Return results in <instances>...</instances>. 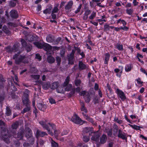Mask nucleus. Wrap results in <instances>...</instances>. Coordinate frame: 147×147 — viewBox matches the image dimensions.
I'll use <instances>...</instances> for the list:
<instances>
[{
	"label": "nucleus",
	"instance_id": "obj_5",
	"mask_svg": "<svg viewBox=\"0 0 147 147\" xmlns=\"http://www.w3.org/2000/svg\"><path fill=\"white\" fill-rule=\"evenodd\" d=\"M24 131L22 130L16 134L15 132L13 133V137L18 140H20L22 139L23 137Z\"/></svg>",
	"mask_w": 147,
	"mask_h": 147
},
{
	"label": "nucleus",
	"instance_id": "obj_64",
	"mask_svg": "<svg viewBox=\"0 0 147 147\" xmlns=\"http://www.w3.org/2000/svg\"><path fill=\"white\" fill-rule=\"evenodd\" d=\"M65 51L64 49H62L60 51V55L61 57H63L65 55Z\"/></svg>",
	"mask_w": 147,
	"mask_h": 147
},
{
	"label": "nucleus",
	"instance_id": "obj_18",
	"mask_svg": "<svg viewBox=\"0 0 147 147\" xmlns=\"http://www.w3.org/2000/svg\"><path fill=\"white\" fill-rule=\"evenodd\" d=\"M59 86V83L57 82H54L50 85L51 88L53 90L57 89Z\"/></svg>",
	"mask_w": 147,
	"mask_h": 147
},
{
	"label": "nucleus",
	"instance_id": "obj_16",
	"mask_svg": "<svg viewBox=\"0 0 147 147\" xmlns=\"http://www.w3.org/2000/svg\"><path fill=\"white\" fill-rule=\"evenodd\" d=\"M47 134L45 132L41 131L38 130H37L36 133V136L37 137H43L45 135H47Z\"/></svg>",
	"mask_w": 147,
	"mask_h": 147
},
{
	"label": "nucleus",
	"instance_id": "obj_57",
	"mask_svg": "<svg viewBox=\"0 0 147 147\" xmlns=\"http://www.w3.org/2000/svg\"><path fill=\"white\" fill-rule=\"evenodd\" d=\"M96 15V13L93 11L91 15L89 17V19L92 20L93 19Z\"/></svg>",
	"mask_w": 147,
	"mask_h": 147
},
{
	"label": "nucleus",
	"instance_id": "obj_45",
	"mask_svg": "<svg viewBox=\"0 0 147 147\" xmlns=\"http://www.w3.org/2000/svg\"><path fill=\"white\" fill-rule=\"evenodd\" d=\"M61 38L60 37H58L55 41H54L53 45H57L61 40Z\"/></svg>",
	"mask_w": 147,
	"mask_h": 147
},
{
	"label": "nucleus",
	"instance_id": "obj_56",
	"mask_svg": "<svg viewBox=\"0 0 147 147\" xmlns=\"http://www.w3.org/2000/svg\"><path fill=\"white\" fill-rule=\"evenodd\" d=\"M31 76L32 78L35 80H38L40 78V77L39 75H31Z\"/></svg>",
	"mask_w": 147,
	"mask_h": 147
},
{
	"label": "nucleus",
	"instance_id": "obj_33",
	"mask_svg": "<svg viewBox=\"0 0 147 147\" xmlns=\"http://www.w3.org/2000/svg\"><path fill=\"white\" fill-rule=\"evenodd\" d=\"M93 129L91 127H86L83 129V132L85 133H88L90 131H92Z\"/></svg>",
	"mask_w": 147,
	"mask_h": 147
},
{
	"label": "nucleus",
	"instance_id": "obj_28",
	"mask_svg": "<svg viewBox=\"0 0 147 147\" xmlns=\"http://www.w3.org/2000/svg\"><path fill=\"white\" fill-rule=\"evenodd\" d=\"M19 126V123L18 121H16L12 124L11 127L12 129H16Z\"/></svg>",
	"mask_w": 147,
	"mask_h": 147
},
{
	"label": "nucleus",
	"instance_id": "obj_49",
	"mask_svg": "<svg viewBox=\"0 0 147 147\" xmlns=\"http://www.w3.org/2000/svg\"><path fill=\"white\" fill-rule=\"evenodd\" d=\"M99 98L97 96H95L93 99V102L95 105H96L99 103Z\"/></svg>",
	"mask_w": 147,
	"mask_h": 147
},
{
	"label": "nucleus",
	"instance_id": "obj_50",
	"mask_svg": "<svg viewBox=\"0 0 147 147\" xmlns=\"http://www.w3.org/2000/svg\"><path fill=\"white\" fill-rule=\"evenodd\" d=\"M121 22L123 26H125L127 24L126 22L124 21V20H121L120 19H119L117 20V24H118L120 23Z\"/></svg>",
	"mask_w": 147,
	"mask_h": 147
},
{
	"label": "nucleus",
	"instance_id": "obj_8",
	"mask_svg": "<svg viewBox=\"0 0 147 147\" xmlns=\"http://www.w3.org/2000/svg\"><path fill=\"white\" fill-rule=\"evenodd\" d=\"M126 134L124 132H123L122 131L121 129L119 130V132L117 135V137L119 138H121L123 140H126L127 137Z\"/></svg>",
	"mask_w": 147,
	"mask_h": 147
},
{
	"label": "nucleus",
	"instance_id": "obj_27",
	"mask_svg": "<svg viewBox=\"0 0 147 147\" xmlns=\"http://www.w3.org/2000/svg\"><path fill=\"white\" fill-rule=\"evenodd\" d=\"M26 107L22 111L21 113L24 114L25 113L31 110V107L30 105L28 106H26Z\"/></svg>",
	"mask_w": 147,
	"mask_h": 147
},
{
	"label": "nucleus",
	"instance_id": "obj_17",
	"mask_svg": "<svg viewBox=\"0 0 147 147\" xmlns=\"http://www.w3.org/2000/svg\"><path fill=\"white\" fill-rule=\"evenodd\" d=\"M54 40V36L51 35L47 36L46 37L47 41L49 43L52 42L53 43Z\"/></svg>",
	"mask_w": 147,
	"mask_h": 147
},
{
	"label": "nucleus",
	"instance_id": "obj_41",
	"mask_svg": "<svg viewBox=\"0 0 147 147\" xmlns=\"http://www.w3.org/2000/svg\"><path fill=\"white\" fill-rule=\"evenodd\" d=\"M72 85L71 84H69L65 86V88H64L65 90L66 91H70L72 88Z\"/></svg>",
	"mask_w": 147,
	"mask_h": 147
},
{
	"label": "nucleus",
	"instance_id": "obj_40",
	"mask_svg": "<svg viewBox=\"0 0 147 147\" xmlns=\"http://www.w3.org/2000/svg\"><path fill=\"white\" fill-rule=\"evenodd\" d=\"M30 71L31 73L35 74L37 72L38 70L35 67H33L30 68Z\"/></svg>",
	"mask_w": 147,
	"mask_h": 147
},
{
	"label": "nucleus",
	"instance_id": "obj_31",
	"mask_svg": "<svg viewBox=\"0 0 147 147\" xmlns=\"http://www.w3.org/2000/svg\"><path fill=\"white\" fill-rule=\"evenodd\" d=\"M70 81V77L69 76H67L65 79V82L63 84V87H65V86L69 84V83Z\"/></svg>",
	"mask_w": 147,
	"mask_h": 147
},
{
	"label": "nucleus",
	"instance_id": "obj_22",
	"mask_svg": "<svg viewBox=\"0 0 147 147\" xmlns=\"http://www.w3.org/2000/svg\"><path fill=\"white\" fill-rule=\"evenodd\" d=\"M81 110L82 111L84 112L85 113H87L88 112V110L87 108L85 107L84 103L80 102Z\"/></svg>",
	"mask_w": 147,
	"mask_h": 147
},
{
	"label": "nucleus",
	"instance_id": "obj_39",
	"mask_svg": "<svg viewBox=\"0 0 147 147\" xmlns=\"http://www.w3.org/2000/svg\"><path fill=\"white\" fill-rule=\"evenodd\" d=\"M115 47L119 51H122L123 50V46L122 45L117 44L116 45Z\"/></svg>",
	"mask_w": 147,
	"mask_h": 147
},
{
	"label": "nucleus",
	"instance_id": "obj_34",
	"mask_svg": "<svg viewBox=\"0 0 147 147\" xmlns=\"http://www.w3.org/2000/svg\"><path fill=\"white\" fill-rule=\"evenodd\" d=\"M50 86V84L48 82L44 83L42 85V88L44 90H47Z\"/></svg>",
	"mask_w": 147,
	"mask_h": 147
},
{
	"label": "nucleus",
	"instance_id": "obj_63",
	"mask_svg": "<svg viewBox=\"0 0 147 147\" xmlns=\"http://www.w3.org/2000/svg\"><path fill=\"white\" fill-rule=\"evenodd\" d=\"M107 134L109 137H111L112 135V129H111L108 131Z\"/></svg>",
	"mask_w": 147,
	"mask_h": 147
},
{
	"label": "nucleus",
	"instance_id": "obj_48",
	"mask_svg": "<svg viewBox=\"0 0 147 147\" xmlns=\"http://www.w3.org/2000/svg\"><path fill=\"white\" fill-rule=\"evenodd\" d=\"M129 125L130 126L136 130H139L140 128V126H138L136 125H131L129 124Z\"/></svg>",
	"mask_w": 147,
	"mask_h": 147
},
{
	"label": "nucleus",
	"instance_id": "obj_35",
	"mask_svg": "<svg viewBox=\"0 0 147 147\" xmlns=\"http://www.w3.org/2000/svg\"><path fill=\"white\" fill-rule=\"evenodd\" d=\"M5 114L7 116H9L11 115V111L8 107H6Z\"/></svg>",
	"mask_w": 147,
	"mask_h": 147
},
{
	"label": "nucleus",
	"instance_id": "obj_42",
	"mask_svg": "<svg viewBox=\"0 0 147 147\" xmlns=\"http://www.w3.org/2000/svg\"><path fill=\"white\" fill-rule=\"evenodd\" d=\"M64 89L63 87L59 88L57 89V91L58 93L64 94L65 92Z\"/></svg>",
	"mask_w": 147,
	"mask_h": 147
},
{
	"label": "nucleus",
	"instance_id": "obj_52",
	"mask_svg": "<svg viewBox=\"0 0 147 147\" xmlns=\"http://www.w3.org/2000/svg\"><path fill=\"white\" fill-rule=\"evenodd\" d=\"M3 30L4 32L6 34H9L10 33L9 30L6 27H5L4 26L3 27Z\"/></svg>",
	"mask_w": 147,
	"mask_h": 147
},
{
	"label": "nucleus",
	"instance_id": "obj_10",
	"mask_svg": "<svg viewBox=\"0 0 147 147\" xmlns=\"http://www.w3.org/2000/svg\"><path fill=\"white\" fill-rule=\"evenodd\" d=\"M1 135L2 137L5 140V139L7 140L8 138L10 136V135L8 133L7 130H3L1 133Z\"/></svg>",
	"mask_w": 147,
	"mask_h": 147
},
{
	"label": "nucleus",
	"instance_id": "obj_13",
	"mask_svg": "<svg viewBox=\"0 0 147 147\" xmlns=\"http://www.w3.org/2000/svg\"><path fill=\"white\" fill-rule=\"evenodd\" d=\"M79 69L80 70H84L88 68L86 65L84 64L82 61H80L78 64Z\"/></svg>",
	"mask_w": 147,
	"mask_h": 147
},
{
	"label": "nucleus",
	"instance_id": "obj_51",
	"mask_svg": "<svg viewBox=\"0 0 147 147\" xmlns=\"http://www.w3.org/2000/svg\"><path fill=\"white\" fill-rule=\"evenodd\" d=\"M85 99V101L86 103H89L91 99L90 95L89 94L86 95Z\"/></svg>",
	"mask_w": 147,
	"mask_h": 147
},
{
	"label": "nucleus",
	"instance_id": "obj_32",
	"mask_svg": "<svg viewBox=\"0 0 147 147\" xmlns=\"http://www.w3.org/2000/svg\"><path fill=\"white\" fill-rule=\"evenodd\" d=\"M48 124H49L51 127L54 130V133L55 136H57L58 134H57L56 133L57 131L55 130V125L53 123H49Z\"/></svg>",
	"mask_w": 147,
	"mask_h": 147
},
{
	"label": "nucleus",
	"instance_id": "obj_9",
	"mask_svg": "<svg viewBox=\"0 0 147 147\" xmlns=\"http://www.w3.org/2000/svg\"><path fill=\"white\" fill-rule=\"evenodd\" d=\"M119 67V69H114V71L115 73H117L116 76L120 78L121 77V74L122 73L123 67L122 66H120Z\"/></svg>",
	"mask_w": 147,
	"mask_h": 147
},
{
	"label": "nucleus",
	"instance_id": "obj_25",
	"mask_svg": "<svg viewBox=\"0 0 147 147\" xmlns=\"http://www.w3.org/2000/svg\"><path fill=\"white\" fill-rule=\"evenodd\" d=\"M34 45L37 48L39 49L43 48L44 44H42L39 42H35L34 43Z\"/></svg>",
	"mask_w": 147,
	"mask_h": 147
},
{
	"label": "nucleus",
	"instance_id": "obj_46",
	"mask_svg": "<svg viewBox=\"0 0 147 147\" xmlns=\"http://www.w3.org/2000/svg\"><path fill=\"white\" fill-rule=\"evenodd\" d=\"M131 65H127L125 68V71L126 72H128L130 71L131 70Z\"/></svg>",
	"mask_w": 147,
	"mask_h": 147
},
{
	"label": "nucleus",
	"instance_id": "obj_7",
	"mask_svg": "<svg viewBox=\"0 0 147 147\" xmlns=\"http://www.w3.org/2000/svg\"><path fill=\"white\" fill-rule=\"evenodd\" d=\"M73 4V2L72 1H69L67 4L65 6V9L67 13H69L71 11V9Z\"/></svg>",
	"mask_w": 147,
	"mask_h": 147
},
{
	"label": "nucleus",
	"instance_id": "obj_62",
	"mask_svg": "<svg viewBox=\"0 0 147 147\" xmlns=\"http://www.w3.org/2000/svg\"><path fill=\"white\" fill-rule=\"evenodd\" d=\"M90 140V138L87 136H83V140L85 142H88Z\"/></svg>",
	"mask_w": 147,
	"mask_h": 147
},
{
	"label": "nucleus",
	"instance_id": "obj_58",
	"mask_svg": "<svg viewBox=\"0 0 147 147\" xmlns=\"http://www.w3.org/2000/svg\"><path fill=\"white\" fill-rule=\"evenodd\" d=\"M35 58L38 59L39 61L41 60L42 59L41 56L38 53L35 54Z\"/></svg>",
	"mask_w": 147,
	"mask_h": 147
},
{
	"label": "nucleus",
	"instance_id": "obj_1",
	"mask_svg": "<svg viewBox=\"0 0 147 147\" xmlns=\"http://www.w3.org/2000/svg\"><path fill=\"white\" fill-rule=\"evenodd\" d=\"M20 52H19L15 54L13 56V59L15 60V63L16 64H18L21 62L28 63V61L26 59L25 55H19Z\"/></svg>",
	"mask_w": 147,
	"mask_h": 147
},
{
	"label": "nucleus",
	"instance_id": "obj_3",
	"mask_svg": "<svg viewBox=\"0 0 147 147\" xmlns=\"http://www.w3.org/2000/svg\"><path fill=\"white\" fill-rule=\"evenodd\" d=\"M21 41L23 47L25 48L28 52H30L31 50L32 47L30 44H27L25 40L23 39H21Z\"/></svg>",
	"mask_w": 147,
	"mask_h": 147
},
{
	"label": "nucleus",
	"instance_id": "obj_61",
	"mask_svg": "<svg viewBox=\"0 0 147 147\" xmlns=\"http://www.w3.org/2000/svg\"><path fill=\"white\" fill-rule=\"evenodd\" d=\"M81 83V81L80 80H77L75 81V85L77 86H80Z\"/></svg>",
	"mask_w": 147,
	"mask_h": 147
},
{
	"label": "nucleus",
	"instance_id": "obj_44",
	"mask_svg": "<svg viewBox=\"0 0 147 147\" xmlns=\"http://www.w3.org/2000/svg\"><path fill=\"white\" fill-rule=\"evenodd\" d=\"M59 4H57L56 5V6L55 7L53 8V9L52 11V13H57L58 12V11L59 10V9H58V7L59 6Z\"/></svg>",
	"mask_w": 147,
	"mask_h": 147
},
{
	"label": "nucleus",
	"instance_id": "obj_24",
	"mask_svg": "<svg viewBox=\"0 0 147 147\" xmlns=\"http://www.w3.org/2000/svg\"><path fill=\"white\" fill-rule=\"evenodd\" d=\"M119 128L117 125L115 124H114L113 129V135L116 136L117 135V133L118 131L119 132Z\"/></svg>",
	"mask_w": 147,
	"mask_h": 147
},
{
	"label": "nucleus",
	"instance_id": "obj_11",
	"mask_svg": "<svg viewBox=\"0 0 147 147\" xmlns=\"http://www.w3.org/2000/svg\"><path fill=\"white\" fill-rule=\"evenodd\" d=\"M10 16L11 18L16 19L18 16L17 11L15 10H12L10 12Z\"/></svg>",
	"mask_w": 147,
	"mask_h": 147
},
{
	"label": "nucleus",
	"instance_id": "obj_60",
	"mask_svg": "<svg viewBox=\"0 0 147 147\" xmlns=\"http://www.w3.org/2000/svg\"><path fill=\"white\" fill-rule=\"evenodd\" d=\"M126 11L127 13L129 15H131L133 13V10L132 9H127Z\"/></svg>",
	"mask_w": 147,
	"mask_h": 147
},
{
	"label": "nucleus",
	"instance_id": "obj_23",
	"mask_svg": "<svg viewBox=\"0 0 147 147\" xmlns=\"http://www.w3.org/2000/svg\"><path fill=\"white\" fill-rule=\"evenodd\" d=\"M82 113L86 119L88 121L92 123H93L94 121L92 118L89 117L88 115L85 114L84 112Z\"/></svg>",
	"mask_w": 147,
	"mask_h": 147
},
{
	"label": "nucleus",
	"instance_id": "obj_43",
	"mask_svg": "<svg viewBox=\"0 0 147 147\" xmlns=\"http://www.w3.org/2000/svg\"><path fill=\"white\" fill-rule=\"evenodd\" d=\"M17 1H11L9 4V6L12 7H15L16 5Z\"/></svg>",
	"mask_w": 147,
	"mask_h": 147
},
{
	"label": "nucleus",
	"instance_id": "obj_2",
	"mask_svg": "<svg viewBox=\"0 0 147 147\" xmlns=\"http://www.w3.org/2000/svg\"><path fill=\"white\" fill-rule=\"evenodd\" d=\"M71 121L75 123L82 125L84 123L85 121H82L77 115L73 116L71 118Z\"/></svg>",
	"mask_w": 147,
	"mask_h": 147
},
{
	"label": "nucleus",
	"instance_id": "obj_53",
	"mask_svg": "<svg viewBox=\"0 0 147 147\" xmlns=\"http://www.w3.org/2000/svg\"><path fill=\"white\" fill-rule=\"evenodd\" d=\"M110 29V26L109 25L107 24H106L104 25V31H109Z\"/></svg>",
	"mask_w": 147,
	"mask_h": 147
},
{
	"label": "nucleus",
	"instance_id": "obj_47",
	"mask_svg": "<svg viewBox=\"0 0 147 147\" xmlns=\"http://www.w3.org/2000/svg\"><path fill=\"white\" fill-rule=\"evenodd\" d=\"M51 144L52 147H58L59 146L58 144L53 140H52Z\"/></svg>",
	"mask_w": 147,
	"mask_h": 147
},
{
	"label": "nucleus",
	"instance_id": "obj_38",
	"mask_svg": "<svg viewBox=\"0 0 147 147\" xmlns=\"http://www.w3.org/2000/svg\"><path fill=\"white\" fill-rule=\"evenodd\" d=\"M20 46V44L19 43L17 44H14L13 47L14 50V52H16L19 49L18 47Z\"/></svg>",
	"mask_w": 147,
	"mask_h": 147
},
{
	"label": "nucleus",
	"instance_id": "obj_4",
	"mask_svg": "<svg viewBox=\"0 0 147 147\" xmlns=\"http://www.w3.org/2000/svg\"><path fill=\"white\" fill-rule=\"evenodd\" d=\"M46 121H40L39 122L40 125L43 127L45 129L47 130L48 133L51 135H53V133L49 129L48 125L46 124Z\"/></svg>",
	"mask_w": 147,
	"mask_h": 147
},
{
	"label": "nucleus",
	"instance_id": "obj_21",
	"mask_svg": "<svg viewBox=\"0 0 147 147\" xmlns=\"http://www.w3.org/2000/svg\"><path fill=\"white\" fill-rule=\"evenodd\" d=\"M38 108L41 110L44 111L47 108V106L40 103H38L37 105Z\"/></svg>",
	"mask_w": 147,
	"mask_h": 147
},
{
	"label": "nucleus",
	"instance_id": "obj_37",
	"mask_svg": "<svg viewBox=\"0 0 147 147\" xmlns=\"http://www.w3.org/2000/svg\"><path fill=\"white\" fill-rule=\"evenodd\" d=\"M6 51L8 53H11L12 52H14L13 47H11L10 46H8L6 48Z\"/></svg>",
	"mask_w": 147,
	"mask_h": 147
},
{
	"label": "nucleus",
	"instance_id": "obj_55",
	"mask_svg": "<svg viewBox=\"0 0 147 147\" xmlns=\"http://www.w3.org/2000/svg\"><path fill=\"white\" fill-rule=\"evenodd\" d=\"M56 60L58 65H60L61 62V58L59 56H57L56 57Z\"/></svg>",
	"mask_w": 147,
	"mask_h": 147
},
{
	"label": "nucleus",
	"instance_id": "obj_54",
	"mask_svg": "<svg viewBox=\"0 0 147 147\" xmlns=\"http://www.w3.org/2000/svg\"><path fill=\"white\" fill-rule=\"evenodd\" d=\"M7 24L9 26H10L13 27H16L17 26V24L15 23H13L12 22H9Z\"/></svg>",
	"mask_w": 147,
	"mask_h": 147
},
{
	"label": "nucleus",
	"instance_id": "obj_6",
	"mask_svg": "<svg viewBox=\"0 0 147 147\" xmlns=\"http://www.w3.org/2000/svg\"><path fill=\"white\" fill-rule=\"evenodd\" d=\"M117 92L118 96L122 100L124 101L126 99V97L125 95V94L122 91L119 89H117Z\"/></svg>",
	"mask_w": 147,
	"mask_h": 147
},
{
	"label": "nucleus",
	"instance_id": "obj_15",
	"mask_svg": "<svg viewBox=\"0 0 147 147\" xmlns=\"http://www.w3.org/2000/svg\"><path fill=\"white\" fill-rule=\"evenodd\" d=\"M26 40L31 42L34 40L36 39V38L32 35L28 34L26 36Z\"/></svg>",
	"mask_w": 147,
	"mask_h": 147
},
{
	"label": "nucleus",
	"instance_id": "obj_19",
	"mask_svg": "<svg viewBox=\"0 0 147 147\" xmlns=\"http://www.w3.org/2000/svg\"><path fill=\"white\" fill-rule=\"evenodd\" d=\"M25 136L27 138H29L32 136V131L30 128H28L27 129L26 131Z\"/></svg>",
	"mask_w": 147,
	"mask_h": 147
},
{
	"label": "nucleus",
	"instance_id": "obj_29",
	"mask_svg": "<svg viewBox=\"0 0 147 147\" xmlns=\"http://www.w3.org/2000/svg\"><path fill=\"white\" fill-rule=\"evenodd\" d=\"M47 61L50 63H52L55 61L54 58L51 55L48 56L47 58Z\"/></svg>",
	"mask_w": 147,
	"mask_h": 147
},
{
	"label": "nucleus",
	"instance_id": "obj_59",
	"mask_svg": "<svg viewBox=\"0 0 147 147\" xmlns=\"http://www.w3.org/2000/svg\"><path fill=\"white\" fill-rule=\"evenodd\" d=\"M29 138H30L29 142L30 144H32L34 143V137L32 136Z\"/></svg>",
	"mask_w": 147,
	"mask_h": 147
},
{
	"label": "nucleus",
	"instance_id": "obj_12",
	"mask_svg": "<svg viewBox=\"0 0 147 147\" xmlns=\"http://www.w3.org/2000/svg\"><path fill=\"white\" fill-rule=\"evenodd\" d=\"M100 135L97 133H94L91 138V140L95 142H98L99 140Z\"/></svg>",
	"mask_w": 147,
	"mask_h": 147
},
{
	"label": "nucleus",
	"instance_id": "obj_36",
	"mask_svg": "<svg viewBox=\"0 0 147 147\" xmlns=\"http://www.w3.org/2000/svg\"><path fill=\"white\" fill-rule=\"evenodd\" d=\"M29 91L28 90H26L23 94V96L22 98H28Z\"/></svg>",
	"mask_w": 147,
	"mask_h": 147
},
{
	"label": "nucleus",
	"instance_id": "obj_20",
	"mask_svg": "<svg viewBox=\"0 0 147 147\" xmlns=\"http://www.w3.org/2000/svg\"><path fill=\"white\" fill-rule=\"evenodd\" d=\"M52 48V47L49 44L47 43H44L43 45V49L46 51L51 50Z\"/></svg>",
	"mask_w": 147,
	"mask_h": 147
},
{
	"label": "nucleus",
	"instance_id": "obj_30",
	"mask_svg": "<svg viewBox=\"0 0 147 147\" xmlns=\"http://www.w3.org/2000/svg\"><path fill=\"white\" fill-rule=\"evenodd\" d=\"M22 100L23 103L24 104H25L26 106L30 105L29 101L28 100V98H22Z\"/></svg>",
	"mask_w": 147,
	"mask_h": 147
},
{
	"label": "nucleus",
	"instance_id": "obj_26",
	"mask_svg": "<svg viewBox=\"0 0 147 147\" xmlns=\"http://www.w3.org/2000/svg\"><path fill=\"white\" fill-rule=\"evenodd\" d=\"M110 57V54L107 53L105 54V64H108V61L109 60V58Z\"/></svg>",
	"mask_w": 147,
	"mask_h": 147
},
{
	"label": "nucleus",
	"instance_id": "obj_14",
	"mask_svg": "<svg viewBox=\"0 0 147 147\" xmlns=\"http://www.w3.org/2000/svg\"><path fill=\"white\" fill-rule=\"evenodd\" d=\"M107 140V136L105 134H103L100 138V143L102 144H104L106 142Z\"/></svg>",
	"mask_w": 147,
	"mask_h": 147
}]
</instances>
